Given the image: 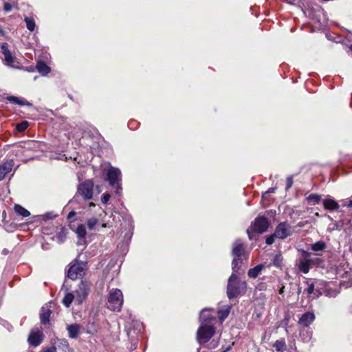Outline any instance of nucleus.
I'll list each match as a JSON object with an SVG mask.
<instances>
[{"mask_svg":"<svg viewBox=\"0 0 352 352\" xmlns=\"http://www.w3.org/2000/svg\"><path fill=\"white\" fill-rule=\"evenodd\" d=\"M105 175L104 179L108 182L111 187L115 190L116 195L121 196L122 195V173L120 169L111 166L104 170Z\"/></svg>","mask_w":352,"mask_h":352,"instance_id":"nucleus-1","label":"nucleus"},{"mask_svg":"<svg viewBox=\"0 0 352 352\" xmlns=\"http://www.w3.org/2000/svg\"><path fill=\"white\" fill-rule=\"evenodd\" d=\"M246 288V282L241 280L234 273H232L228 281L227 296L229 299L236 298L240 294L245 293Z\"/></svg>","mask_w":352,"mask_h":352,"instance_id":"nucleus-2","label":"nucleus"},{"mask_svg":"<svg viewBox=\"0 0 352 352\" xmlns=\"http://www.w3.org/2000/svg\"><path fill=\"white\" fill-rule=\"evenodd\" d=\"M123 304V294L120 289L113 288L107 297V308L113 311H120Z\"/></svg>","mask_w":352,"mask_h":352,"instance_id":"nucleus-3","label":"nucleus"},{"mask_svg":"<svg viewBox=\"0 0 352 352\" xmlns=\"http://www.w3.org/2000/svg\"><path fill=\"white\" fill-rule=\"evenodd\" d=\"M215 332L214 327L211 324H201L197 332V340L201 344L210 340Z\"/></svg>","mask_w":352,"mask_h":352,"instance_id":"nucleus-4","label":"nucleus"},{"mask_svg":"<svg viewBox=\"0 0 352 352\" xmlns=\"http://www.w3.org/2000/svg\"><path fill=\"white\" fill-rule=\"evenodd\" d=\"M314 263V261L311 258V253L302 250L301 256L296 260V266L300 272L307 274Z\"/></svg>","mask_w":352,"mask_h":352,"instance_id":"nucleus-5","label":"nucleus"},{"mask_svg":"<svg viewBox=\"0 0 352 352\" xmlns=\"http://www.w3.org/2000/svg\"><path fill=\"white\" fill-rule=\"evenodd\" d=\"M270 226L268 219L263 216L257 217L252 223L250 228L248 229L247 232L249 238L251 239L250 232L261 234L265 232Z\"/></svg>","mask_w":352,"mask_h":352,"instance_id":"nucleus-6","label":"nucleus"},{"mask_svg":"<svg viewBox=\"0 0 352 352\" xmlns=\"http://www.w3.org/2000/svg\"><path fill=\"white\" fill-rule=\"evenodd\" d=\"M87 269V263L85 261H75L67 271L68 278L75 280L85 275Z\"/></svg>","mask_w":352,"mask_h":352,"instance_id":"nucleus-7","label":"nucleus"},{"mask_svg":"<svg viewBox=\"0 0 352 352\" xmlns=\"http://www.w3.org/2000/svg\"><path fill=\"white\" fill-rule=\"evenodd\" d=\"M94 184L91 179H87L80 184L78 192L84 199L90 200L93 198Z\"/></svg>","mask_w":352,"mask_h":352,"instance_id":"nucleus-8","label":"nucleus"},{"mask_svg":"<svg viewBox=\"0 0 352 352\" xmlns=\"http://www.w3.org/2000/svg\"><path fill=\"white\" fill-rule=\"evenodd\" d=\"M292 227L285 221L278 223L274 231L276 237L280 239H286L292 235Z\"/></svg>","mask_w":352,"mask_h":352,"instance_id":"nucleus-9","label":"nucleus"},{"mask_svg":"<svg viewBox=\"0 0 352 352\" xmlns=\"http://www.w3.org/2000/svg\"><path fill=\"white\" fill-rule=\"evenodd\" d=\"M89 291V285L86 281L82 280L78 285V288L75 291V301L81 304L87 296Z\"/></svg>","mask_w":352,"mask_h":352,"instance_id":"nucleus-10","label":"nucleus"},{"mask_svg":"<svg viewBox=\"0 0 352 352\" xmlns=\"http://www.w3.org/2000/svg\"><path fill=\"white\" fill-rule=\"evenodd\" d=\"M43 338L42 331L38 329H34L29 335L28 342L31 346L36 347L41 343Z\"/></svg>","mask_w":352,"mask_h":352,"instance_id":"nucleus-11","label":"nucleus"},{"mask_svg":"<svg viewBox=\"0 0 352 352\" xmlns=\"http://www.w3.org/2000/svg\"><path fill=\"white\" fill-rule=\"evenodd\" d=\"M214 319L215 318L212 314L211 309L205 308L200 313L199 321L201 324H210L212 320Z\"/></svg>","mask_w":352,"mask_h":352,"instance_id":"nucleus-12","label":"nucleus"},{"mask_svg":"<svg viewBox=\"0 0 352 352\" xmlns=\"http://www.w3.org/2000/svg\"><path fill=\"white\" fill-rule=\"evenodd\" d=\"M316 319L314 312L307 311L303 314L299 318L298 324L304 326L309 327Z\"/></svg>","mask_w":352,"mask_h":352,"instance_id":"nucleus-13","label":"nucleus"},{"mask_svg":"<svg viewBox=\"0 0 352 352\" xmlns=\"http://www.w3.org/2000/svg\"><path fill=\"white\" fill-rule=\"evenodd\" d=\"M14 166V161L12 160H7L6 162L0 165V181H2L9 173Z\"/></svg>","mask_w":352,"mask_h":352,"instance_id":"nucleus-14","label":"nucleus"},{"mask_svg":"<svg viewBox=\"0 0 352 352\" xmlns=\"http://www.w3.org/2000/svg\"><path fill=\"white\" fill-rule=\"evenodd\" d=\"M232 253L234 257L245 256V247L241 240H236L234 242Z\"/></svg>","mask_w":352,"mask_h":352,"instance_id":"nucleus-15","label":"nucleus"},{"mask_svg":"<svg viewBox=\"0 0 352 352\" xmlns=\"http://www.w3.org/2000/svg\"><path fill=\"white\" fill-rule=\"evenodd\" d=\"M3 61L6 65L12 68H18L19 63L16 61V58L12 54L11 52L4 53Z\"/></svg>","mask_w":352,"mask_h":352,"instance_id":"nucleus-16","label":"nucleus"},{"mask_svg":"<svg viewBox=\"0 0 352 352\" xmlns=\"http://www.w3.org/2000/svg\"><path fill=\"white\" fill-rule=\"evenodd\" d=\"M80 327V325L78 324L68 325L67 327V330L68 331L69 336L73 339L77 338L78 336Z\"/></svg>","mask_w":352,"mask_h":352,"instance_id":"nucleus-17","label":"nucleus"},{"mask_svg":"<svg viewBox=\"0 0 352 352\" xmlns=\"http://www.w3.org/2000/svg\"><path fill=\"white\" fill-rule=\"evenodd\" d=\"M323 206L325 209L329 210H335L339 208V205L337 201L331 198L324 199Z\"/></svg>","mask_w":352,"mask_h":352,"instance_id":"nucleus-18","label":"nucleus"},{"mask_svg":"<svg viewBox=\"0 0 352 352\" xmlns=\"http://www.w3.org/2000/svg\"><path fill=\"white\" fill-rule=\"evenodd\" d=\"M265 267L264 264L257 265L256 267L251 268L248 272V276L251 278L258 277L262 270Z\"/></svg>","mask_w":352,"mask_h":352,"instance_id":"nucleus-19","label":"nucleus"},{"mask_svg":"<svg viewBox=\"0 0 352 352\" xmlns=\"http://www.w3.org/2000/svg\"><path fill=\"white\" fill-rule=\"evenodd\" d=\"M50 315L51 311L49 309L43 307L40 314L41 322L43 324H49Z\"/></svg>","mask_w":352,"mask_h":352,"instance_id":"nucleus-20","label":"nucleus"},{"mask_svg":"<svg viewBox=\"0 0 352 352\" xmlns=\"http://www.w3.org/2000/svg\"><path fill=\"white\" fill-rule=\"evenodd\" d=\"M8 100H9L10 102L19 104L20 106H31L32 104L29 102L26 101L23 98H20L16 96H9L7 98Z\"/></svg>","mask_w":352,"mask_h":352,"instance_id":"nucleus-21","label":"nucleus"},{"mask_svg":"<svg viewBox=\"0 0 352 352\" xmlns=\"http://www.w3.org/2000/svg\"><path fill=\"white\" fill-rule=\"evenodd\" d=\"M38 72L42 75H46L50 72V68L44 62H38L36 65Z\"/></svg>","mask_w":352,"mask_h":352,"instance_id":"nucleus-22","label":"nucleus"},{"mask_svg":"<svg viewBox=\"0 0 352 352\" xmlns=\"http://www.w3.org/2000/svg\"><path fill=\"white\" fill-rule=\"evenodd\" d=\"M14 211L18 215L23 217H28L30 215V212L28 210L19 204L14 206Z\"/></svg>","mask_w":352,"mask_h":352,"instance_id":"nucleus-23","label":"nucleus"},{"mask_svg":"<svg viewBox=\"0 0 352 352\" xmlns=\"http://www.w3.org/2000/svg\"><path fill=\"white\" fill-rule=\"evenodd\" d=\"M74 300H75L74 294L68 292L65 295L63 299V303L66 307H69Z\"/></svg>","mask_w":352,"mask_h":352,"instance_id":"nucleus-24","label":"nucleus"},{"mask_svg":"<svg viewBox=\"0 0 352 352\" xmlns=\"http://www.w3.org/2000/svg\"><path fill=\"white\" fill-rule=\"evenodd\" d=\"M24 21L25 22L26 28L29 31L33 32L35 30L36 23L32 17L25 16L24 17Z\"/></svg>","mask_w":352,"mask_h":352,"instance_id":"nucleus-25","label":"nucleus"},{"mask_svg":"<svg viewBox=\"0 0 352 352\" xmlns=\"http://www.w3.org/2000/svg\"><path fill=\"white\" fill-rule=\"evenodd\" d=\"M66 236H67V230L65 228H62L60 229V230L58 232V234L56 236V240L58 243L60 244L65 241Z\"/></svg>","mask_w":352,"mask_h":352,"instance_id":"nucleus-26","label":"nucleus"},{"mask_svg":"<svg viewBox=\"0 0 352 352\" xmlns=\"http://www.w3.org/2000/svg\"><path fill=\"white\" fill-rule=\"evenodd\" d=\"M231 307L228 306L226 309L218 311V317L221 322H223L229 315Z\"/></svg>","mask_w":352,"mask_h":352,"instance_id":"nucleus-27","label":"nucleus"},{"mask_svg":"<svg viewBox=\"0 0 352 352\" xmlns=\"http://www.w3.org/2000/svg\"><path fill=\"white\" fill-rule=\"evenodd\" d=\"M326 243L322 241H317L311 245V250L314 252L322 251L326 248Z\"/></svg>","mask_w":352,"mask_h":352,"instance_id":"nucleus-28","label":"nucleus"},{"mask_svg":"<svg viewBox=\"0 0 352 352\" xmlns=\"http://www.w3.org/2000/svg\"><path fill=\"white\" fill-rule=\"evenodd\" d=\"M321 200V196L318 194H311L307 197V201L312 204H318Z\"/></svg>","mask_w":352,"mask_h":352,"instance_id":"nucleus-29","label":"nucleus"},{"mask_svg":"<svg viewBox=\"0 0 352 352\" xmlns=\"http://www.w3.org/2000/svg\"><path fill=\"white\" fill-rule=\"evenodd\" d=\"M307 284L308 285V287L307 289V292L308 294H313L314 298H318L320 295V293H316L314 292V284L312 282H310L309 280L307 281Z\"/></svg>","mask_w":352,"mask_h":352,"instance_id":"nucleus-30","label":"nucleus"},{"mask_svg":"<svg viewBox=\"0 0 352 352\" xmlns=\"http://www.w3.org/2000/svg\"><path fill=\"white\" fill-rule=\"evenodd\" d=\"M285 346V341L284 340H278L274 344V347L277 351H282Z\"/></svg>","mask_w":352,"mask_h":352,"instance_id":"nucleus-31","label":"nucleus"},{"mask_svg":"<svg viewBox=\"0 0 352 352\" xmlns=\"http://www.w3.org/2000/svg\"><path fill=\"white\" fill-rule=\"evenodd\" d=\"M76 234L80 238H83L87 234V231L84 225H79L76 228Z\"/></svg>","mask_w":352,"mask_h":352,"instance_id":"nucleus-32","label":"nucleus"},{"mask_svg":"<svg viewBox=\"0 0 352 352\" xmlns=\"http://www.w3.org/2000/svg\"><path fill=\"white\" fill-rule=\"evenodd\" d=\"M240 263H241L240 257H234V259L232 263V270L234 272H236L239 270Z\"/></svg>","mask_w":352,"mask_h":352,"instance_id":"nucleus-33","label":"nucleus"},{"mask_svg":"<svg viewBox=\"0 0 352 352\" xmlns=\"http://www.w3.org/2000/svg\"><path fill=\"white\" fill-rule=\"evenodd\" d=\"M98 220L96 217H92V218L87 219V224L88 228L91 230H93L95 228V226H96V224L98 223Z\"/></svg>","mask_w":352,"mask_h":352,"instance_id":"nucleus-34","label":"nucleus"},{"mask_svg":"<svg viewBox=\"0 0 352 352\" xmlns=\"http://www.w3.org/2000/svg\"><path fill=\"white\" fill-rule=\"evenodd\" d=\"M282 256L280 254H276L273 260V265L277 267H280L282 264Z\"/></svg>","mask_w":352,"mask_h":352,"instance_id":"nucleus-35","label":"nucleus"},{"mask_svg":"<svg viewBox=\"0 0 352 352\" xmlns=\"http://www.w3.org/2000/svg\"><path fill=\"white\" fill-rule=\"evenodd\" d=\"M28 127V122L27 121H23L16 124V129L20 131H24Z\"/></svg>","mask_w":352,"mask_h":352,"instance_id":"nucleus-36","label":"nucleus"},{"mask_svg":"<svg viewBox=\"0 0 352 352\" xmlns=\"http://www.w3.org/2000/svg\"><path fill=\"white\" fill-rule=\"evenodd\" d=\"M0 47H1V52L2 54L10 52L8 48V44L7 43H2L0 45Z\"/></svg>","mask_w":352,"mask_h":352,"instance_id":"nucleus-37","label":"nucleus"},{"mask_svg":"<svg viewBox=\"0 0 352 352\" xmlns=\"http://www.w3.org/2000/svg\"><path fill=\"white\" fill-rule=\"evenodd\" d=\"M276 238L275 236V233L273 234L268 236L266 238L265 242L267 245H272L274 242V239Z\"/></svg>","mask_w":352,"mask_h":352,"instance_id":"nucleus-38","label":"nucleus"},{"mask_svg":"<svg viewBox=\"0 0 352 352\" xmlns=\"http://www.w3.org/2000/svg\"><path fill=\"white\" fill-rule=\"evenodd\" d=\"M13 8V6L8 3V2H5L3 3V10L6 12H9L12 10Z\"/></svg>","mask_w":352,"mask_h":352,"instance_id":"nucleus-39","label":"nucleus"},{"mask_svg":"<svg viewBox=\"0 0 352 352\" xmlns=\"http://www.w3.org/2000/svg\"><path fill=\"white\" fill-rule=\"evenodd\" d=\"M110 197H111L110 194H109V193H104L102 195V199H101V201H102V204H107V202L109 200Z\"/></svg>","mask_w":352,"mask_h":352,"instance_id":"nucleus-40","label":"nucleus"},{"mask_svg":"<svg viewBox=\"0 0 352 352\" xmlns=\"http://www.w3.org/2000/svg\"><path fill=\"white\" fill-rule=\"evenodd\" d=\"M56 214H54V212H47L45 213L44 215H43V218L45 219H54L55 217H56Z\"/></svg>","mask_w":352,"mask_h":352,"instance_id":"nucleus-41","label":"nucleus"},{"mask_svg":"<svg viewBox=\"0 0 352 352\" xmlns=\"http://www.w3.org/2000/svg\"><path fill=\"white\" fill-rule=\"evenodd\" d=\"M293 185V177L292 176L288 177L286 181V190L289 189Z\"/></svg>","mask_w":352,"mask_h":352,"instance_id":"nucleus-42","label":"nucleus"},{"mask_svg":"<svg viewBox=\"0 0 352 352\" xmlns=\"http://www.w3.org/2000/svg\"><path fill=\"white\" fill-rule=\"evenodd\" d=\"M276 190V188H270L266 192L263 194V197L267 194L274 193Z\"/></svg>","mask_w":352,"mask_h":352,"instance_id":"nucleus-43","label":"nucleus"},{"mask_svg":"<svg viewBox=\"0 0 352 352\" xmlns=\"http://www.w3.org/2000/svg\"><path fill=\"white\" fill-rule=\"evenodd\" d=\"M76 215V212L74 211L70 212L67 215V219H70Z\"/></svg>","mask_w":352,"mask_h":352,"instance_id":"nucleus-44","label":"nucleus"},{"mask_svg":"<svg viewBox=\"0 0 352 352\" xmlns=\"http://www.w3.org/2000/svg\"><path fill=\"white\" fill-rule=\"evenodd\" d=\"M44 352H56V348L52 347V348L48 349L45 350Z\"/></svg>","mask_w":352,"mask_h":352,"instance_id":"nucleus-45","label":"nucleus"},{"mask_svg":"<svg viewBox=\"0 0 352 352\" xmlns=\"http://www.w3.org/2000/svg\"><path fill=\"white\" fill-rule=\"evenodd\" d=\"M232 346H229L224 349L222 352H228L231 349Z\"/></svg>","mask_w":352,"mask_h":352,"instance_id":"nucleus-46","label":"nucleus"},{"mask_svg":"<svg viewBox=\"0 0 352 352\" xmlns=\"http://www.w3.org/2000/svg\"><path fill=\"white\" fill-rule=\"evenodd\" d=\"M347 207L352 208V199L349 201L348 204H346Z\"/></svg>","mask_w":352,"mask_h":352,"instance_id":"nucleus-47","label":"nucleus"},{"mask_svg":"<svg viewBox=\"0 0 352 352\" xmlns=\"http://www.w3.org/2000/svg\"><path fill=\"white\" fill-rule=\"evenodd\" d=\"M96 190H97L98 193H100L101 192L100 186H96Z\"/></svg>","mask_w":352,"mask_h":352,"instance_id":"nucleus-48","label":"nucleus"},{"mask_svg":"<svg viewBox=\"0 0 352 352\" xmlns=\"http://www.w3.org/2000/svg\"><path fill=\"white\" fill-rule=\"evenodd\" d=\"M5 33V31L0 27V34L4 36Z\"/></svg>","mask_w":352,"mask_h":352,"instance_id":"nucleus-49","label":"nucleus"},{"mask_svg":"<svg viewBox=\"0 0 352 352\" xmlns=\"http://www.w3.org/2000/svg\"><path fill=\"white\" fill-rule=\"evenodd\" d=\"M289 319V317H285V324H286V325H287V323H288Z\"/></svg>","mask_w":352,"mask_h":352,"instance_id":"nucleus-50","label":"nucleus"},{"mask_svg":"<svg viewBox=\"0 0 352 352\" xmlns=\"http://www.w3.org/2000/svg\"><path fill=\"white\" fill-rule=\"evenodd\" d=\"M89 206L90 207H92V206L94 207V206H95V204L94 203H90L89 204Z\"/></svg>","mask_w":352,"mask_h":352,"instance_id":"nucleus-51","label":"nucleus"},{"mask_svg":"<svg viewBox=\"0 0 352 352\" xmlns=\"http://www.w3.org/2000/svg\"><path fill=\"white\" fill-rule=\"evenodd\" d=\"M289 2L290 3H292V4H294V3L293 1H289Z\"/></svg>","mask_w":352,"mask_h":352,"instance_id":"nucleus-52","label":"nucleus"},{"mask_svg":"<svg viewBox=\"0 0 352 352\" xmlns=\"http://www.w3.org/2000/svg\"><path fill=\"white\" fill-rule=\"evenodd\" d=\"M349 49L352 51V45L349 47Z\"/></svg>","mask_w":352,"mask_h":352,"instance_id":"nucleus-53","label":"nucleus"},{"mask_svg":"<svg viewBox=\"0 0 352 352\" xmlns=\"http://www.w3.org/2000/svg\"><path fill=\"white\" fill-rule=\"evenodd\" d=\"M102 227H103V228H105V227H106V225H105V224H103V225H102Z\"/></svg>","mask_w":352,"mask_h":352,"instance_id":"nucleus-54","label":"nucleus"},{"mask_svg":"<svg viewBox=\"0 0 352 352\" xmlns=\"http://www.w3.org/2000/svg\"><path fill=\"white\" fill-rule=\"evenodd\" d=\"M197 352H199V349H198Z\"/></svg>","mask_w":352,"mask_h":352,"instance_id":"nucleus-55","label":"nucleus"}]
</instances>
